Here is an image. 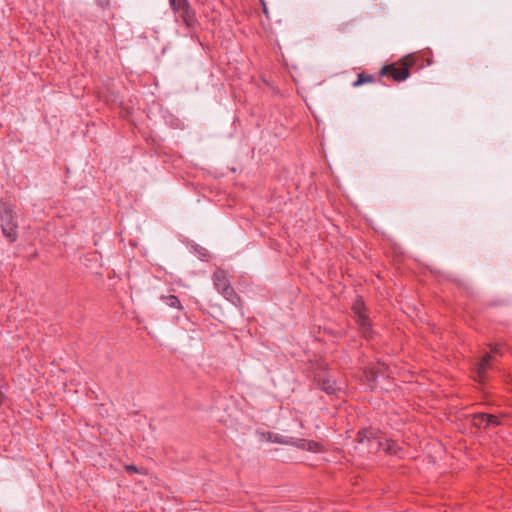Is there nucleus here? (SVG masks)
<instances>
[{"label":"nucleus","instance_id":"nucleus-1","mask_svg":"<svg viewBox=\"0 0 512 512\" xmlns=\"http://www.w3.org/2000/svg\"><path fill=\"white\" fill-rule=\"evenodd\" d=\"M1 227L4 235L10 240L17 238V217L9 205H4L0 212Z\"/></svg>","mask_w":512,"mask_h":512},{"label":"nucleus","instance_id":"nucleus-2","mask_svg":"<svg viewBox=\"0 0 512 512\" xmlns=\"http://www.w3.org/2000/svg\"><path fill=\"white\" fill-rule=\"evenodd\" d=\"M364 309V303L361 298H357L354 305H353V311L355 313L356 321L359 324L362 332L365 336L368 335L370 331V322L368 318L363 313Z\"/></svg>","mask_w":512,"mask_h":512},{"label":"nucleus","instance_id":"nucleus-3","mask_svg":"<svg viewBox=\"0 0 512 512\" xmlns=\"http://www.w3.org/2000/svg\"><path fill=\"white\" fill-rule=\"evenodd\" d=\"M472 423L477 427H487V426H498L500 422L498 419L491 414L486 413H476L473 415Z\"/></svg>","mask_w":512,"mask_h":512},{"label":"nucleus","instance_id":"nucleus-4","mask_svg":"<svg viewBox=\"0 0 512 512\" xmlns=\"http://www.w3.org/2000/svg\"><path fill=\"white\" fill-rule=\"evenodd\" d=\"M390 368L386 363L378 362L377 367L372 366L365 369L369 381H375L378 376H389Z\"/></svg>","mask_w":512,"mask_h":512},{"label":"nucleus","instance_id":"nucleus-5","mask_svg":"<svg viewBox=\"0 0 512 512\" xmlns=\"http://www.w3.org/2000/svg\"><path fill=\"white\" fill-rule=\"evenodd\" d=\"M358 438L361 444H364L365 441H367V447L370 451L379 449L382 446L380 439L372 436L370 431L364 430L359 432Z\"/></svg>","mask_w":512,"mask_h":512},{"label":"nucleus","instance_id":"nucleus-6","mask_svg":"<svg viewBox=\"0 0 512 512\" xmlns=\"http://www.w3.org/2000/svg\"><path fill=\"white\" fill-rule=\"evenodd\" d=\"M384 70H389L391 77L396 81H403L409 77V70L406 67H384Z\"/></svg>","mask_w":512,"mask_h":512},{"label":"nucleus","instance_id":"nucleus-7","mask_svg":"<svg viewBox=\"0 0 512 512\" xmlns=\"http://www.w3.org/2000/svg\"><path fill=\"white\" fill-rule=\"evenodd\" d=\"M214 284L216 289L221 292L225 286H231L224 271L219 270L214 274Z\"/></svg>","mask_w":512,"mask_h":512},{"label":"nucleus","instance_id":"nucleus-8","mask_svg":"<svg viewBox=\"0 0 512 512\" xmlns=\"http://www.w3.org/2000/svg\"><path fill=\"white\" fill-rule=\"evenodd\" d=\"M220 293L234 306L237 307L240 304V298L231 286H225V289H223Z\"/></svg>","mask_w":512,"mask_h":512},{"label":"nucleus","instance_id":"nucleus-9","mask_svg":"<svg viewBox=\"0 0 512 512\" xmlns=\"http://www.w3.org/2000/svg\"><path fill=\"white\" fill-rule=\"evenodd\" d=\"M492 356L490 354H486L482 357L481 361L477 365L476 373L479 380L484 379L485 371L489 365Z\"/></svg>","mask_w":512,"mask_h":512},{"label":"nucleus","instance_id":"nucleus-10","mask_svg":"<svg viewBox=\"0 0 512 512\" xmlns=\"http://www.w3.org/2000/svg\"><path fill=\"white\" fill-rule=\"evenodd\" d=\"M161 300L164 302L165 305H167L171 308H176V309L182 308L180 300L175 295L163 296L161 298Z\"/></svg>","mask_w":512,"mask_h":512},{"label":"nucleus","instance_id":"nucleus-11","mask_svg":"<svg viewBox=\"0 0 512 512\" xmlns=\"http://www.w3.org/2000/svg\"><path fill=\"white\" fill-rule=\"evenodd\" d=\"M322 390H324L327 394H335L339 388L336 386L334 381L327 379L322 383Z\"/></svg>","mask_w":512,"mask_h":512},{"label":"nucleus","instance_id":"nucleus-12","mask_svg":"<svg viewBox=\"0 0 512 512\" xmlns=\"http://www.w3.org/2000/svg\"><path fill=\"white\" fill-rule=\"evenodd\" d=\"M170 5L174 11H179L181 8H185L184 3L177 2L176 0H170Z\"/></svg>","mask_w":512,"mask_h":512},{"label":"nucleus","instance_id":"nucleus-13","mask_svg":"<svg viewBox=\"0 0 512 512\" xmlns=\"http://www.w3.org/2000/svg\"><path fill=\"white\" fill-rule=\"evenodd\" d=\"M309 450H312L313 452L319 451V444L318 443H309Z\"/></svg>","mask_w":512,"mask_h":512},{"label":"nucleus","instance_id":"nucleus-14","mask_svg":"<svg viewBox=\"0 0 512 512\" xmlns=\"http://www.w3.org/2000/svg\"><path fill=\"white\" fill-rule=\"evenodd\" d=\"M365 81H367V80L364 79L362 75H359L358 80L353 83V86H355V87L359 86L362 83H364Z\"/></svg>","mask_w":512,"mask_h":512},{"label":"nucleus","instance_id":"nucleus-15","mask_svg":"<svg viewBox=\"0 0 512 512\" xmlns=\"http://www.w3.org/2000/svg\"><path fill=\"white\" fill-rule=\"evenodd\" d=\"M126 469L128 471H133V472H137L138 471L137 468L135 466H133V465L126 466Z\"/></svg>","mask_w":512,"mask_h":512},{"label":"nucleus","instance_id":"nucleus-16","mask_svg":"<svg viewBox=\"0 0 512 512\" xmlns=\"http://www.w3.org/2000/svg\"><path fill=\"white\" fill-rule=\"evenodd\" d=\"M4 399H5V396H4V394L0 391V406L3 404Z\"/></svg>","mask_w":512,"mask_h":512},{"label":"nucleus","instance_id":"nucleus-17","mask_svg":"<svg viewBox=\"0 0 512 512\" xmlns=\"http://www.w3.org/2000/svg\"><path fill=\"white\" fill-rule=\"evenodd\" d=\"M384 449L388 450L389 452L393 451V448L390 444H387V447H385Z\"/></svg>","mask_w":512,"mask_h":512}]
</instances>
